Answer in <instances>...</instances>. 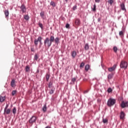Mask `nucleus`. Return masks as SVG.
<instances>
[{
    "label": "nucleus",
    "mask_w": 128,
    "mask_h": 128,
    "mask_svg": "<svg viewBox=\"0 0 128 128\" xmlns=\"http://www.w3.org/2000/svg\"><path fill=\"white\" fill-rule=\"evenodd\" d=\"M76 78H72V82H76Z\"/></svg>",
    "instance_id": "39"
},
{
    "label": "nucleus",
    "mask_w": 128,
    "mask_h": 128,
    "mask_svg": "<svg viewBox=\"0 0 128 128\" xmlns=\"http://www.w3.org/2000/svg\"><path fill=\"white\" fill-rule=\"evenodd\" d=\"M10 86L12 88H16V81L14 80H12L10 82Z\"/></svg>",
    "instance_id": "12"
},
{
    "label": "nucleus",
    "mask_w": 128,
    "mask_h": 128,
    "mask_svg": "<svg viewBox=\"0 0 128 128\" xmlns=\"http://www.w3.org/2000/svg\"><path fill=\"white\" fill-rule=\"evenodd\" d=\"M8 104H6L4 110H8Z\"/></svg>",
    "instance_id": "43"
},
{
    "label": "nucleus",
    "mask_w": 128,
    "mask_h": 128,
    "mask_svg": "<svg viewBox=\"0 0 128 128\" xmlns=\"http://www.w3.org/2000/svg\"><path fill=\"white\" fill-rule=\"evenodd\" d=\"M42 38L40 36H39L38 39H35L34 40V44L35 45L38 44V42H40V44H42Z\"/></svg>",
    "instance_id": "6"
},
{
    "label": "nucleus",
    "mask_w": 128,
    "mask_h": 128,
    "mask_svg": "<svg viewBox=\"0 0 128 128\" xmlns=\"http://www.w3.org/2000/svg\"><path fill=\"white\" fill-rule=\"evenodd\" d=\"M16 90H12V96H16Z\"/></svg>",
    "instance_id": "23"
},
{
    "label": "nucleus",
    "mask_w": 128,
    "mask_h": 128,
    "mask_svg": "<svg viewBox=\"0 0 128 128\" xmlns=\"http://www.w3.org/2000/svg\"><path fill=\"white\" fill-rule=\"evenodd\" d=\"M66 28H70V24H66Z\"/></svg>",
    "instance_id": "41"
},
{
    "label": "nucleus",
    "mask_w": 128,
    "mask_h": 128,
    "mask_svg": "<svg viewBox=\"0 0 128 128\" xmlns=\"http://www.w3.org/2000/svg\"><path fill=\"white\" fill-rule=\"evenodd\" d=\"M20 10L22 12V14L26 12V6H24V5H22L20 6Z\"/></svg>",
    "instance_id": "10"
},
{
    "label": "nucleus",
    "mask_w": 128,
    "mask_h": 128,
    "mask_svg": "<svg viewBox=\"0 0 128 128\" xmlns=\"http://www.w3.org/2000/svg\"><path fill=\"white\" fill-rule=\"evenodd\" d=\"M41 44H42V42H41V43H40Z\"/></svg>",
    "instance_id": "50"
},
{
    "label": "nucleus",
    "mask_w": 128,
    "mask_h": 128,
    "mask_svg": "<svg viewBox=\"0 0 128 128\" xmlns=\"http://www.w3.org/2000/svg\"><path fill=\"white\" fill-rule=\"evenodd\" d=\"M52 82H50L48 84V88H52Z\"/></svg>",
    "instance_id": "36"
},
{
    "label": "nucleus",
    "mask_w": 128,
    "mask_h": 128,
    "mask_svg": "<svg viewBox=\"0 0 128 128\" xmlns=\"http://www.w3.org/2000/svg\"><path fill=\"white\" fill-rule=\"evenodd\" d=\"M124 31H120L119 32V35L120 36H124Z\"/></svg>",
    "instance_id": "27"
},
{
    "label": "nucleus",
    "mask_w": 128,
    "mask_h": 128,
    "mask_svg": "<svg viewBox=\"0 0 128 128\" xmlns=\"http://www.w3.org/2000/svg\"><path fill=\"white\" fill-rule=\"evenodd\" d=\"M100 0H95L96 2H100Z\"/></svg>",
    "instance_id": "45"
},
{
    "label": "nucleus",
    "mask_w": 128,
    "mask_h": 128,
    "mask_svg": "<svg viewBox=\"0 0 128 128\" xmlns=\"http://www.w3.org/2000/svg\"><path fill=\"white\" fill-rule=\"evenodd\" d=\"M31 52H34V48H31Z\"/></svg>",
    "instance_id": "44"
},
{
    "label": "nucleus",
    "mask_w": 128,
    "mask_h": 128,
    "mask_svg": "<svg viewBox=\"0 0 128 128\" xmlns=\"http://www.w3.org/2000/svg\"><path fill=\"white\" fill-rule=\"evenodd\" d=\"M116 99L110 98L107 102V106L110 108V106H112L116 104Z\"/></svg>",
    "instance_id": "2"
},
{
    "label": "nucleus",
    "mask_w": 128,
    "mask_h": 128,
    "mask_svg": "<svg viewBox=\"0 0 128 128\" xmlns=\"http://www.w3.org/2000/svg\"><path fill=\"white\" fill-rule=\"evenodd\" d=\"M54 42V36H51L50 39L49 38H46L44 40V46L50 48Z\"/></svg>",
    "instance_id": "1"
},
{
    "label": "nucleus",
    "mask_w": 128,
    "mask_h": 128,
    "mask_svg": "<svg viewBox=\"0 0 128 128\" xmlns=\"http://www.w3.org/2000/svg\"><path fill=\"white\" fill-rule=\"evenodd\" d=\"M40 16L42 18V20H44V12H42L40 13Z\"/></svg>",
    "instance_id": "19"
},
{
    "label": "nucleus",
    "mask_w": 128,
    "mask_h": 128,
    "mask_svg": "<svg viewBox=\"0 0 128 128\" xmlns=\"http://www.w3.org/2000/svg\"><path fill=\"white\" fill-rule=\"evenodd\" d=\"M5 100H6L5 96H0V102H4Z\"/></svg>",
    "instance_id": "17"
},
{
    "label": "nucleus",
    "mask_w": 128,
    "mask_h": 128,
    "mask_svg": "<svg viewBox=\"0 0 128 128\" xmlns=\"http://www.w3.org/2000/svg\"><path fill=\"white\" fill-rule=\"evenodd\" d=\"M54 42L55 44H58V42H60V38H58V37H57L54 39Z\"/></svg>",
    "instance_id": "16"
},
{
    "label": "nucleus",
    "mask_w": 128,
    "mask_h": 128,
    "mask_svg": "<svg viewBox=\"0 0 128 128\" xmlns=\"http://www.w3.org/2000/svg\"><path fill=\"white\" fill-rule=\"evenodd\" d=\"M113 50L114 52H118V48H116V46H114L113 48Z\"/></svg>",
    "instance_id": "32"
},
{
    "label": "nucleus",
    "mask_w": 128,
    "mask_h": 128,
    "mask_svg": "<svg viewBox=\"0 0 128 128\" xmlns=\"http://www.w3.org/2000/svg\"><path fill=\"white\" fill-rule=\"evenodd\" d=\"M50 5L54 8L56 6V3L52 1L50 2Z\"/></svg>",
    "instance_id": "24"
},
{
    "label": "nucleus",
    "mask_w": 128,
    "mask_h": 128,
    "mask_svg": "<svg viewBox=\"0 0 128 128\" xmlns=\"http://www.w3.org/2000/svg\"><path fill=\"white\" fill-rule=\"evenodd\" d=\"M88 90H86L84 92V94H88Z\"/></svg>",
    "instance_id": "47"
},
{
    "label": "nucleus",
    "mask_w": 128,
    "mask_h": 128,
    "mask_svg": "<svg viewBox=\"0 0 128 128\" xmlns=\"http://www.w3.org/2000/svg\"><path fill=\"white\" fill-rule=\"evenodd\" d=\"M54 90H51L50 92V94H54Z\"/></svg>",
    "instance_id": "40"
},
{
    "label": "nucleus",
    "mask_w": 128,
    "mask_h": 128,
    "mask_svg": "<svg viewBox=\"0 0 128 128\" xmlns=\"http://www.w3.org/2000/svg\"><path fill=\"white\" fill-rule=\"evenodd\" d=\"M74 24L76 26H80V20L79 18H76L74 21Z\"/></svg>",
    "instance_id": "7"
},
{
    "label": "nucleus",
    "mask_w": 128,
    "mask_h": 128,
    "mask_svg": "<svg viewBox=\"0 0 128 128\" xmlns=\"http://www.w3.org/2000/svg\"><path fill=\"white\" fill-rule=\"evenodd\" d=\"M36 122V116H32L29 120V123L31 124H32Z\"/></svg>",
    "instance_id": "5"
},
{
    "label": "nucleus",
    "mask_w": 128,
    "mask_h": 128,
    "mask_svg": "<svg viewBox=\"0 0 128 128\" xmlns=\"http://www.w3.org/2000/svg\"><path fill=\"white\" fill-rule=\"evenodd\" d=\"M35 60H38V54H35L34 57Z\"/></svg>",
    "instance_id": "34"
},
{
    "label": "nucleus",
    "mask_w": 128,
    "mask_h": 128,
    "mask_svg": "<svg viewBox=\"0 0 128 128\" xmlns=\"http://www.w3.org/2000/svg\"><path fill=\"white\" fill-rule=\"evenodd\" d=\"M24 18L26 20H30V16L28 15H24Z\"/></svg>",
    "instance_id": "21"
},
{
    "label": "nucleus",
    "mask_w": 128,
    "mask_h": 128,
    "mask_svg": "<svg viewBox=\"0 0 128 128\" xmlns=\"http://www.w3.org/2000/svg\"><path fill=\"white\" fill-rule=\"evenodd\" d=\"M120 106L122 108H128V101H126V102L122 101V102Z\"/></svg>",
    "instance_id": "4"
},
{
    "label": "nucleus",
    "mask_w": 128,
    "mask_h": 128,
    "mask_svg": "<svg viewBox=\"0 0 128 128\" xmlns=\"http://www.w3.org/2000/svg\"><path fill=\"white\" fill-rule=\"evenodd\" d=\"M88 48H90V46H88V44H86L84 46V50H88Z\"/></svg>",
    "instance_id": "22"
},
{
    "label": "nucleus",
    "mask_w": 128,
    "mask_h": 128,
    "mask_svg": "<svg viewBox=\"0 0 128 128\" xmlns=\"http://www.w3.org/2000/svg\"><path fill=\"white\" fill-rule=\"evenodd\" d=\"M65 1L66 2H68V0H65Z\"/></svg>",
    "instance_id": "49"
},
{
    "label": "nucleus",
    "mask_w": 128,
    "mask_h": 128,
    "mask_svg": "<svg viewBox=\"0 0 128 128\" xmlns=\"http://www.w3.org/2000/svg\"><path fill=\"white\" fill-rule=\"evenodd\" d=\"M84 62H82L80 64V68H84Z\"/></svg>",
    "instance_id": "29"
},
{
    "label": "nucleus",
    "mask_w": 128,
    "mask_h": 128,
    "mask_svg": "<svg viewBox=\"0 0 128 128\" xmlns=\"http://www.w3.org/2000/svg\"><path fill=\"white\" fill-rule=\"evenodd\" d=\"M71 56L73 58H74L76 56V51H73L71 53Z\"/></svg>",
    "instance_id": "15"
},
{
    "label": "nucleus",
    "mask_w": 128,
    "mask_h": 128,
    "mask_svg": "<svg viewBox=\"0 0 128 128\" xmlns=\"http://www.w3.org/2000/svg\"><path fill=\"white\" fill-rule=\"evenodd\" d=\"M120 6L122 10H126L124 6V3H122V4H120Z\"/></svg>",
    "instance_id": "13"
},
{
    "label": "nucleus",
    "mask_w": 128,
    "mask_h": 128,
    "mask_svg": "<svg viewBox=\"0 0 128 128\" xmlns=\"http://www.w3.org/2000/svg\"><path fill=\"white\" fill-rule=\"evenodd\" d=\"M102 122L104 124H106L108 122V120L107 119H103Z\"/></svg>",
    "instance_id": "35"
},
{
    "label": "nucleus",
    "mask_w": 128,
    "mask_h": 128,
    "mask_svg": "<svg viewBox=\"0 0 128 128\" xmlns=\"http://www.w3.org/2000/svg\"><path fill=\"white\" fill-rule=\"evenodd\" d=\"M76 8H77V6L76 5L74 6L73 7V10H76Z\"/></svg>",
    "instance_id": "42"
},
{
    "label": "nucleus",
    "mask_w": 128,
    "mask_h": 128,
    "mask_svg": "<svg viewBox=\"0 0 128 128\" xmlns=\"http://www.w3.org/2000/svg\"><path fill=\"white\" fill-rule=\"evenodd\" d=\"M47 108H46V104H45L42 108V110H43L44 112H46Z\"/></svg>",
    "instance_id": "18"
},
{
    "label": "nucleus",
    "mask_w": 128,
    "mask_h": 128,
    "mask_svg": "<svg viewBox=\"0 0 128 128\" xmlns=\"http://www.w3.org/2000/svg\"><path fill=\"white\" fill-rule=\"evenodd\" d=\"M12 113L14 114H16V107L14 108L12 110Z\"/></svg>",
    "instance_id": "25"
},
{
    "label": "nucleus",
    "mask_w": 128,
    "mask_h": 128,
    "mask_svg": "<svg viewBox=\"0 0 128 128\" xmlns=\"http://www.w3.org/2000/svg\"><path fill=\"white\" fill-rule=\"evenodd\" d=\"M96 5L95 4L94 5V8H92V10H93V12H96Z\"/></svg>",
    "instance_id": "28"
},
{
    "label": "nucleus",
    "mask_w": 128,
    "mask_h": 128,
    "mask_svg": "<svg viewBox=\"0 0 128 128\" xmlns=\"http://www.w3.org/2000/svg\"><path fill=\"white\" fill-rule=\"evenodd\" d=\"M38 26H39L40 28H42V23H39Z\"/></svg>",
    "instance_id": "38"
},
{
    "label": "nucleus",
    "mask_w": 128,
    "mask_h": 128,
    "mask_svg": "<svg viewBox=\"0 0 128 128\" xmlns=\"http://www.w3.org/2000/svg\"><path fill=\"white\" fill-rule=\"evenodd\" d=\"M4 14L5 15V18H7V20H8V16L10 14V12L8 11V10H5L4 11Z\"/></svg>",
    "instance_id": "9"
},
{
    "label": "nucleus",
    "mask_w": 128,
    "mask_h": 128,
    "mask_svg": "<svg viewBox=\"0 0 128 128\" xmlns=\"http://www.w3.org/2000/svg\"><path fill=\"white\" fill-rule=\"evenodd\" d=\"M30 71V66H26V72H28Z\"/></svg>",
    "instance_id": "31"
},
{
    "label": "nucleus",
    "mask_w": 128,
    "mask_h": 128,
    "mask_svg": "<svg viewBox=\"0 0 128 128\" xmlns=\"http://www.w3.org/2000/svg\"><path fill=\"white\" fill-rule=\"evenodd\" d=\"M50 128V126H47L46 128Z\"/></svg>",
    "instance_id": "48"
},
{
    "label": "nucleus",
    "mask_w": 128,
    "mask_h": 128,
    "mask_svg": "<svg viewBox=\"0 0 128 128\" xmlns=\"http://www.w3.org/2000/svg\"><path fill=\"white\" fill-rule=\"evenodd\" d=\"M128 62L126 61H122L120 64V68H124V70H126L128 68Z\"/></svg>",
    "instance_id": "3"
},
{
    "label": "nucleus",
    "mask_w": 128,
    "mask_h": 128,
    "mask_svg": "<svg viewBox=\"0 0 128 128\" xmlns=\"http://www.w3.org/2000/svg\"><path fill=\"white\" fill-rule=\"evenodd\" d=\"M102 20V18H98V22H100V20Z\"/></svg>",
    "instance_id": "46"
},
{
    "label": "nucleus",
    "mask_w": 128,
    "mask_h": 128,
    "mask_svg": "<svg viewBox=\"0 0 128 128\" xmlns=\"http://www.w3.org/2000/svg\"><path fill=\"white\" fill-rule=\"evenodd\" d=\"M108 4H110V6H112V3L114 2L113 0H108Z\"/></svg>",
    "instance_id": "26"
},
{
    "label": "nucleus",
    "mask_w": 128,
    "mask_h": 128,
    "mask_svg": "<svg viewBox=\"0 0 128 128\" xmlns=\"http://www.w3.org/2000/svg\"><path fill=\"white\" fill-rule=\"evenodd\" d=\"M108 80H112V74H109L108 75Z\"/></svg>",
    "instance_id": "33"
},
{
    "label": "nucleus",
    "mask_w": 128,
    "mask_h": 128,
    "mask_svg": "<svg viewBox=\"0 0 128 128\" xmlns=\"http://www.w3.org/2000/svg\"><path fill=\"white\" fill-rule=\"evenodd\" d=\"M88 70H90V65L86 64L85 66V70L86 72H88Z\"/></svg>",
    "instance_id": "20"
},
{
    "label": "nucleus",
    "mask_w": 128,
    "mask_h": 128,
    "mask_svg": "<svg viewBox=\"0 0 128 128\" xmlns=\"http://www.w3.org/2000/svg\"><path fill=\"white\" fill-rule=\"evenodd\" d=\"M50 74H46V80L47 82H48V80H50Z\"/></svg>",
    "instance_id": "30"
},
{
    "label": "nucleus",
    "mask_w": 128,
    "mask_h": 128,
    "mask_svg": "<svg viewBox=\"0 0 128 128\" xmlns=\"http://www.w3.org/2000/svg\"><path fill=\"white\" fill-rule=\"evenodd\" d=\"M117 66L118 65L114 64L112 66V67L108 68V72H114V70H116V68Z\"/></svg>",
    "instance_id": "8"
},
{
    "label": "nucleus",
    "mask_w": 128,
    "mask_h": 128,
    "mask_svg": "<svg viewBox=\"0 0 128 128\" xmlns=\"http://www.w3.org/2000/svg\"><path fill=\"white\" fill-rule=\"evenodd\" d=\"M11 112L12 111L10 110V108L6 109V110H4V112L5 114H10Z\"/></svg>",
    "instance_id": "14"
},
{
    "label": "nucleus",
    "mask_w": 128,
    "mask_h": 128,
    "mask_svg": "<svg viewBox=\"0 0 128 128\" xmlns=\"http://www.w3.org/2000/svg\"><path fill=\"white\" fill-rule=\"evenodd\" d=\"M126 114H124V112L122 111L120 113V120H124V118Z\"/></svg>",
    "instance_id": "11"
},
{
    "label": "nucleus",
    "mask_w": 128,
    "mask_h": 128,
    "mask_svg": "<svg viewBox=\"0 0 128 128\" xmlns=\"http://www.w3.org/2000/svg\"><path fill=\"white\" fill-rule=\"evenodd\" d=\"M108 92H112V88H108Z\"/></svg>",
    "instance_id": "37"
}]
</instances>
